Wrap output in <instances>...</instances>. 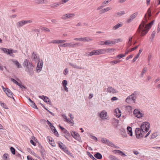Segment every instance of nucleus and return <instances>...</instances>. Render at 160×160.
Wrapping results in <instances>:
<instances>
[{
    "label": "nucleus",
    "mask_w": 160,
    "mask_h": 160,
    "mask_svg": "<svg viewBox=\"0 0 160 160\" xmlns=\"http://www.w3.org/2000/svg\"><path fill=\"white\" fill-rule=\"evenodd\" d=\"M148 20L147 13H146L141 23L139 25L137 30L139 33H141V36H143L148 32V29H147V24H146L148 22Z\"/></svg>",
    "instance_id": "f257e3e1"
},
{
    "label": "nucleus",
    "mask_w": 160,
    "mask_h": 160,
    "mask_svg": "<svg viewBox=\"0 0 160 160\" xmlns=\"http://www.w3.org/2000/svg\"><path fill=\"white\" fill-rule=\"evenodd\" d=\"M23 65L24 67H26L27 68V69L26 71L28 72L29 74L31 76L33 74L34 72L32 64L28 60L25 59Z\"/></svg>",
    "instance_id": "f03ea898"
},
{
    "label": "nucleus",
    "mask_w": 160,
    "mask_h": 160,
    "mask_svg": "<svg viewBox=\"0 0 160 160\" xmlns=\"http://www.w3.org/2000/svg\"><path fill=\"white\" fill-rule=\"evenodd\" d=\"M150 124L148 122H144L141 125L140 128L144 133L147 132L149 129Z\"/></svg>",
    "instance_id": "7ed1b4c3"
},
{
    "label": "nucleus",
    "mask_w": 160,
    "mask_h": 160,
    "mask_svg": "<svg viewBox=\"0 0 160 160\" xmlns=\"http://www.w3.org/2000/svg\"><path fill=\"white\" fill-rule=\"evenodd\" d=\"M135 133L136 137L138 138H140L142 137L145 133L140 128H137L135 129Z\"/></svg>",
    "instance_id": "20e7f679"
},
{
    "label": "nucleus",
    "mask_w": 160,
    "mask_h": 160,
    "mask_svg": "<svg viewBox=\"0 0 160 160\" xmlns=\"http://www.w3.org/2000/svg\"><path fill=\"white\" fill-rule=\"evenodd\" d=\"M32 21L31 20H21L17 22L16 25L17 28H19L23 26L25 24L31 23Z\"/></svg>",
    "instance_id": "39448f33"
},
{
    "label": "nucleus",
    "mask_w": 160,
    "mask_h": 160,
    "mask_svg": "<svg viewBox=\"0 0 160 160\" xmlns=\"http://www.w3.org/2000/svg\"><path fill=\"white\" fill-rule=\"evenodd\" d=\"M133 114L137 118H140L142 117L144 114L140 111V110L135 109L133 111Z\"/></svg>",
    "instance_id": "423d86ee"
},
{
    "label": "nucleus",
    "mask_w": 160,
    "mask_h": 160,
    "mask_svg": "<svg viewBox=\"0 0 160 160\" xmlns=\"http://www.w3.org/2000/svg\"><path fill=\"white\" fill-rule=\"evenodd\" d=\"M38 62L37 66L36 68V70L37 72L38 73H39L42 70V65L43 64V62L42 60H40V59H39L38 60Z\"/></svg>",
    "instance_id": "0eeeda50"
},
{
    "label": "nucleus",
    "mask_w": 160,
    "mask_h": 160,
    "mask_svg": "<svg viewBox=\"0 0 160 160\" xmlns=\"http://www.w3.org/2000/svg\"><path fill=\"white\" fill-rule=\"evenodd\" d=\"M75 16L74 13H68L62 15L61 18L63 20H66L68 18L73 17Z\"/></svg>",
    "instance_id": "6e6552de"
},
{
    "label": "nucleus",
    "mask_w": 160,
    "mask_h": 160,
    "mask_svg": "<svg viewBox=\"0 0 160 160\" xmlns=\"http://www.w3.org/2000/svg\"><path fill=\"white\" fill-rule=\"evenodd\" d=\"M69 65L72 66V68H75L78 69H83V68L82 67L79 66L77 65L76 63H72V62H69Z\"/></svg>",
    "instance_id": "1a4fd4ad"
},
{
    "label": "nucleus",
    "mask_w": 160,
    "mask_h": 160,
    "mask_svg": "<svg viewBox=\"0 0 160 160\" xmlns=\"http://www.w3.org/2000/svg\"><path fill=\"white\" fill-rule=\"evenodd\" d=\"M58 144L59 147L61 149L66 152H68V151L67 150L66 147L62 143L60 142H59Z\"/></svg>",
    "instance_id": "9d476101"
},
{
    "label": "nucleus",
    "mask_w": 160,
    "mask_h": 160,
    "mask_svg": "<svg viewBox=\"0 0 160 160\" xmlns=\"http://www.w3.org/2000/svg\"><path fill=\"white\" fill-rule=\"evenodd\" d=\"M107 116V113L105 110L102 111L100 114V117L102 119H107V118H106Z\"/></svg>",
    "instance_id": "9b49d317"
},
{
    "label": "nucleus",
    "mask_w": 160,
    "mask_h": 160,
    "mask_svg": "<svg viewBox=\"0 0 160 160\" xmlns=\"http://www.w3.org/2000/svg\"><path fill=\"white\" fill-rule=\"evenodd\" d=\"M139 93L136 91H135L132 94L130 95V96H131L132 97V99L133 100L134 103L135 102L136 99L139 95Z\"/></svg>",
    "instance_id": "f8f14e48"
},
{
    "label": "nucleus",
    "mask_w": 160,
    "mask_h": 160,
    "mask_svg": "<svg viewBox=\"0 0 160 160\" xmlns=\"http://www.w3.org/2000/svg\"><path fill=\"white\" fill-rule=\"evenodd\" d=\"M6 92V93L8 97L12 98L15 100V99L13 97V94L10 89L7 88V91Z\"/></svg>",
    "instance_id": "ddd939ff"
},
{
    "label": "nucleus",
    "mask_w": 160,
    "mask_h": 160,
    "mask_svg": "<svg viewBox=\"0 0 160 160\" xmlns=\"http://www.w3.org/2000/svg\"><path fill=\"white\" fill-rule=\"evenodd\" d=\"M107 92L111 93L114 94L117 92L116 90L111 87H108L107 88Z\"/></svg>",
    "instance_id": "4468645a"
},
{
    "label": "nucleus",
    "mask_w": 160,
    "mask_h": 160,
    "mask_svg": "<svg viewBox=\"0 0 160 160\" xmlns=\"http://www.w3.org/2000/svg\"><path fill=\"white\" fill-rule=\"evenodd\" d=\"M31 58L33 61H34L35 62H37V61L39 59L38 58V57L36 54H35L34 52H33L31 56Z\"/></svg>",
    "instance_id": "2eb2a0df"
},
{
    "label": "nucleus",
    "mask_w": 160,
    "mask_h": 160,
    "mask_svg": "<svg viewBox=\"0 0 160 160\" xmlns=\"http://www.w3.org/2000/svg\"><path fill=\"white\" fill-rule=\"evenodd\" d=\"M114 113H115V115L118 118H119L121 116V111L118 108H117L115 110Z\"/></svg>",
    "instance_id": "dca6fc26"
},
{
    "label": "nucleus",
    "mask_w": 160,
    "mask_h": 160,
    "mask_svg": "<svg viewBox=\"0 0 160 160\" xmlns=\"http://www.w3.org/2000/svg\"><path fill=\"white\" fill-rule=\"evenodd\" d=\"M132 99V97L130 95L126 98V102L128 103H134V101Z\"/></svg>",
    "instance_id": "f3484780"
},
{
    "label": "nucleus",
    "mask_w": 160,
    "mask_h": 160,
    "mask_svg": "<svg viewBox=\"0 0 160 160\" xmlns=\"http://www.w3.org/2000/svg\"><path fill=\"white\" fill-rule=\"evenodd\" d=\"M0 49L3 51L4 53H6L7 54H10L11 49L3 48H1Z\"/></svg>",
    "instance_id": "a211bd4d"
},
{
    "label": "nucleus",
    "mask_w": 160,
    "mask_h": 160,
    "mask_svg": "<svg viewBox=\"0 0 160 160\" xmlns=\"http://www.w3.org/2000/svg\"><path fill=\"white\" fill-rule=\"evenodd\" d=\"M39 97L40 98L44 100V101L45 102H50L49 98L46 96H44V95L39 96Z\"/></svg>",
    "instance_id": "6ab92c4d"
},
{
    "label": "nucleus",
    "mask_w": 160,
    "mask_h": 160,
    "mask_svg": "<svg viewBox=\"0 0 160 160\" xmlns=\"http://www.w3.org/2000/svg\"><path fill=\"white\" fill-rule=\"evenodd\" d=\"M35 2L38 4H46L47 3V2L45 1L44 0H35Z\"/></svg>",
    "instance_id": "aec40b11"
},
{
    "label": "nucleus",
    "mask_w": 160,
    "mask_h": 160,
    "mask_svg": "<svg viewBox=\"0 0 160 160\" xmlns=\"http://www.w3.org/2000/svg\"><path fill=\"white\" fill-rule=\"evenodd\" d=\"M132 37H129L128 38V41L127 43V46L128 48H129L132 44Z\"/></svg>",
    "instance_id": "412c9836"
},
{
    "label": "nucleus",
    "mask_w": 160,
    "mask_h": 160,
    "mask_svg": "<svg viewBox=\"0 0 160 160\" xmlns=\"http://www.w3.org/2000/svg\"><path fill=\"white\" fill-rule=\"evenodd\" d=\"M61 4H62L61 2H55L50 4V6L51 8H53L58 7Z\"/></svg>",
    "instance_id": "4be33fe9"
},
{
    "label": "nucleus",
    "mask_w": 160,
    "mask_h": 160,
    "mask_svg": "<svg viewBox=\"0 0 160 160\" xmlns=\"http://www.w3.org/2000/svg\"><path fill=\"white\" fill-rule=\"evenodd\" d=\"M12 61L13 63H14L15 65L17 66L18 68H22L21 65L20 64L19 62L18 61L13 59L12 60Z\"/></svg>",
    "instance_id": "5701e85b"
},
{
    "label": "nucleus",
    "mask_w": 160,
    "mask_h": 160,
    "mask_svg": "<svg viewBox=\"0 0 160 160\" xmlns=\"http://www.w3.org/2000/svg\"><path fill=\"white\" fill-rule=\"evenodd\" d=\"M111 9L112 8L111 7H108L102 9L100 11V12L101 13H104L111 10Z\"/></svg>",
    "instance_id": "b1692460"
},
{
    "label": "nucleus",
    "mask_w": 160,
    "mask_h": 160,
    "mask_svg": "<svg viewBox=\"0 0 160 160\" xmlns=\"http://www.w3.org/2000/svg\"><path fill=\"white\" fill-rule=\"evenodd\" d=\"M125 13L124 11H120L116 13L115 14V16L117 17H120L124 14Z\"/></svg>",
    "instance_id": "393cba45"
},
{
    "label": "nucleus",
    "mask_w": 160,
    "mask_h": 160,
    "mask_svg": "<svg viewBox=\"0 0 160 160\" xmlns=\"http://www.w3.org/2000/svg\"><path fill=\"white\" fill-rule=\"evenodd\" d=\"M127 130L128 134H129L130 136H132V128L128 126L127 127Z\"/></svg>",
    "instance_id": "a878e982"
},
{
    "label": "nucleus",
    "mask_w": 160,
    "mask_h": 160,
    "mask_svg": "<svg viewBox=\"0 0 160 160\" xmlns=\"http://www.w3.org/2000/svg\"><path fill=\"white\" fill-rule=\"evenodd\" d=\"M115 49L113 48H108V49H104V51L105 53L106 52L107 53H111L114 51Z\"/></svg>",
    "instance_id": "bb28decb"
},
{
    "label": "nucleus",
    "mask_w": 160,
    "mask_h": 160,
    "mask_svg": "<svg viewBox=\"0 0 160 160\" xmlns=\"http://www.w3.org/2000/svg\"><path fill=\"white\" fill-rule=\"evenodd\" d=\"M94 157L98 159H101L102 158V155L99 152H97L95 155Z\"/></svg>",
    "instance_id": "cd10ccee"
},
{
    "label": "nucleus",
    "mask_w": 160,
    "mask_h": 160,
    "mask_svg": "<svg viewBox=\"0 0 160 160\" xmlns=\"http://www.w3.org/2000/svg\"><path fill=\"white\" fill-rule=\"evenodd\" d=\"M2 158L3 160H9L8 155L7 153L4 154L2 156Z\"/></svg>",
    "instance_id": "c85d7f7f"
},
{
    "label": "nucleus",
    "mask_w": 160,
    "mask_h": 160,
    "mask_svg": "<svg viewBox=\"0 0 160 160\" xmlns=\"http://www.w3.org/2000/svg\"><path fill=\"white\" fill-rule=\"evenodd\" d=\"M104 44L106 45H108L110 44H113V41H110V40H106L104 41Z\"/></svg>",
    "instance_id": "c756f323"
},
{
    "label": "nucleus",
    "mask_w": 160,
    "mask_h": 160,
    "mask_svg": "<svg viewBox=\"0 0 160 160\" xmlns=\"http://www.w3.org/2000/svg\"><path fill=\"white\" fill-rule=\"evenodd\" d=\"M154 21V20L152 21L149 23L147 24V29H148V31L149 29L150 28L151 26L153 24V23Z\"/></svg>",
    "instance_id": "7c9ffc66"
},
{
    "label": "nucleus",
    "mask_w": 160,
    "mask_h": 160,
    "mask_svg": "<svg viewBox=\"0 0 160 160\" xmlns=\"http://www.w3.org/2000/svg\"><path fill=\"white\" fill-rule=\"evenodd\" d=\"M97 50L98 55L105 53L104 49H98Z\"/></svg>",
    "instance_id": "2f4dec72"
},
{
    "label": "nucleus",
    "mask_w": 160,
    "mask_h": 160,
    "mask_svg": "<svg viewBox=\"0 0 160 160\" xmlns=\"http://www.w3.org/2000/svg\"><path fill=\"white\" fill-rule=\"evenodd\" d=\"M122 26V25L121 24H120L118 23L113 27V29L114 30H117L119 27H121Z\"/></svg>",
    "instance_id": "473e14b6"
},
{
    "label": "nucleus",
    "mask_w": 160,
    "mask_h": 160,
    "mask_svg": "<svg viewBox=\"0 0 160 160\" xmlns=\"http://www.w3.org/2000/svg\"><path fill=\"white\" fill-rule=\"evenodd\" d=\"M138 12H136L132 15L130 17L131 18H132L133 20L138 15Z\"/></svg>",
    "instance_id": "72a5a7b5"
},
{
    "label": "nucleus",
    "mask_w": 160,
    "mask_h": 160,
    "mask_svg": "<svg viewBox=\"0 0 160 160\" xmlns=\"http://www.w3.org/2000/svg\"><path fill=\"white\" fill-rule=\"evenodd\" d=\"M147 70V69L146 68H144L142 70V73L140 75V76L141 78H142L143 77L144 73H145L146 72Z\"/></svg>",
    "instance_id": "f704fd0d"
},
{
    "label": "nucleus",
    "mask_w": 160,
    "mask_h": 160,
    "mask_svg": "<svg viewBox=\"0 0 160 160\" xmlns=\"http://www.w3.org/2000/svg\"><path fill=\"white\" fill-rule=\"evenodd\" d=\"M83 41H87V42H89L92 40V39L88 37L83 38Z\"/></svg>",
    "instance_id": "c9c22d12"
},
{
    "label": "nucleus",
    "mask_w": 160,
    "mask_h": 160,
    "mask_svg": "<svg viewBox=\"0 0 160 160\" xmlns=\"http://www.w3.org/2000/svg\"><path fill=\"white\" fill-rule=\"evenodd\" d=\"M122 41V40L121 38L115 39L114 40V41H113V44H114L116 43H118L120 42H121Z\"/></svg>",
    "instance_id": "e433bc0d"
},
{
    "label": "nucleus",
    "mask_w": 160,
    "mask_h": 160,
    "mask_svg": "<svg viewBox=\"0 0 160 160\" xmlns=\"http://www.w3.org/2000/svg\"><path fill=\"white\" fill-rule=\"evenodd\" d=\"M109 158L111 160H119L116 157L112 155L109 156Z\"/></svg>",
    "instance_id": "4c0bfd02"
},
{
    "label": "nucleus",
    "mask_w": 160,
    "mask_h": 160,
    "mask_svg": "<svg viewBox=\"0 0 160 160\" xmlns=\"http://www.w3.org/2000/svg\"><path fill=\"white\" fill-rule=\"evenodd\" d=\"M71 134L72 136L75 138L79 136V134L75 132H73V133H71Z\"/></svg>",
    "instance_id": "58836bf2"
},
{
    "label": "nucleus",
    "mask_w": 160,
    "mask_h": 160,
    "mask_svg": "<svg viewBox=\"0 0 160 160\" xmlns=\"http://www.w3.org/2000/svg\"><path fill=\"white\" fill-rule=\"evenodd\" d=\"M87 155L93 160H97L89 152H87Z\"/></svg>",
    "instance_id": "ea45409f"
},
{
    "label": "nucleus",
    "mask_w": 160,
    "mask_h": 160,
    "mask_svg": "<svg viewBox=\"0 0 160 160\" xmlns=\"http://www.w3.org/2000/svg\"><path fill=\"white\" fill-rule=\"evenodd\" d=\"M30 105L33 108H38L37 106L33 101H32V102H30Z\"/></svg>",
    "instance_id": "a19ab883"
},
{
    "label": "nucleus",
    "mask_w": 160,
    "mask_h": 160,
    "mask_svg": "<svg viewBox=\"0 0 160 160\" xmlns=\"http://www.w3.org/2000/svg\"><path fill=\"white\" fill-rule=\"evenodd\" d=\"M73 43L72 42L67 43V47L74 48V46L73 45Z\"/></svg>",
    "instance_id": "79ce46f5"
},
{
    "label": "nucleus",
    "mask_w": 160,
    "mask_h": 160,
    "mask_svg": "<svg viewBox=\"0 0 160 160\" xmlns=\"http://www.w3.org/2000/svg\"><path fill=\"white\" fill-rule=\"evenodd\" d=\"M63 133L65 134L66 136H69L70 135V133L66 129H65L63 131Z\"/></svg>",
    "instance_id": "37998d69"
},
{
    "label": "nucleus",
    "mask_w": 160,
    "mask_h": 160,
    "mask_svg": "<svg viewBox=\"0 0 160 160\" xmlns=\"http://www.w3.org/2000/svg\"><path fill=\"white\" fill-rule=\"evenodd\" d=\"M158 136L157 132H155L153 133L151 135V138H154Z\"/></svg>",
    "instance_id": "c03bdc74"
},
{
    "label": "nucleus",
    "mask_w": 160,
    "mask_h": 160,
    "mask_svg": "<svg viewBox=\"0 0 160 160\" xmlns=\"http://www.w3.org/2000/svg\"><path fill=\"white\" fill-rule=\"evenodd\" d=\"M53 132L55 135L58 137L59 136V134H58V132L57 131L56 129L55 128H53Z\"/></svg>",
    "instance_id": "a18cd8bd"
},
{
    "label": "nucleus",
    "mask_w": 160,
    "mask_h": 160,
    "mask_svg": "<svg viewBox=\"0 0 160 160\" xmlns=\"http://www.w3.org/2000/svg\"><path fill=\"white\" fill-rule=\"evenodd\" d=\"M156 32L155 31H153L152 34H151V37L150 38V39H151L152 40L153 39V38H154Z\"/></svg>",
    "instance_id": "49530a36"
},
{
    "label": "nucleus",
    "mask_w": 160,
    "mask_h": 160,
    "mask_svg": "<svg viewBox=\"0 0 160 160\" xmlns=\"http://www.w3.org/2000/svg\"><path fill=\"white\" fill-rule=\"evenodd\" d=\"M87 55L88 56H91L93 55H95L94 50H93L91 52H89Z\"/></svg>",
    "instance_id": "de8ad7c7"
},
{
    "label": "nucleus",
    "mask_w": 160,
    "mask_h": 160,
    "mask_svg": "<svg viewBox=\"0 0 160 160\" xmlns=\"http://www.w3.org/2000/svg\"><path fill=\"white\" fill-rule=\"evenodd\" d=\"M49 143L52 146L54 147L55 146V144L53 142V140L52 138H51L50 141L49 142Z\"/></svg>",
    "instance_id": "09e8293b"
},
{
    "label": "nucleus",
    "mask_w": 160,
    "mask_h": 160,
    "mask_svg": "<svg viewBox=\"0 0 160 160\" xmlns=\"http://www.w3.org/2000/svg\"><path fill=\"white\" fill-rule=\"evenodd\" d=\"M111 1V0H105L102 2V4L103 5H106Z\"/></svg>",
    "instance_id": "8fccbe9b"
},
{
    "label": "nucleus",
    "mask_w": 160,
    "mask_h": 160,
    "mask_svg": "<svg viewBox=\"0 0 160 160\" xmlns=\"http://www.w3.org/2000/svg\"><path fill=\"white\" fill-rule=\"evenodd\" d=\"M10 150L13 154H15V149L12 147L10 148Z\"/></svg>",
    "instance_id": "3c124183"
},
{
    "label": "nucleus",
    "mask_w": 160,
    "mask_h": 160,
    "mask_svg": "<svg viewBox=\"0 0 160 160\" xmlns=\"http://www.w3.org/2000/svg\"><path fill=\"white\" fill-rule=\"evenodd\" d=\"M0 104L1 106L3 107L4 108L6 109H8V108L5 104L3 103H2L1 102H0Z\"/></svg>",
    "instance_id": "603ef678"
},
{
    "label": "nucleus",
    "mask_w": 160,
    "mask_h": 160,
    "mask_svg": "<svg viewBox=\"0 0 160 160\" xmlns=\"http://www.w3.org/2000/svg\"><path fill=\"white\" fill-rule=\"evenodd\" d=\"M116 151L117 152V153L121 154L122 156H126L120 150H118Z\"/></svg>",
    "instance_id": "864d4df0"
},
{
    "label": "nucleus",
    "mask_w": 160,
    "mask_h": 160,
    "mask_svg": "<svg viewBox=\"0 0 160 160\" xmlns=\"http://www.w3.org/2000/svg\"><path fill=\"white\" fill-rule=\"evenodd\" d=\"M74 39L75 40L78 41H83V38H75Z\"/></svg>",
    "instance_id": "5fc2aeb1"
},
{
    "label": "nucleus",
    "mask_w": 160,
    "mask_h": 160,
    "mask_svg": "<svg viewBox=\"0 0 160 160\" xmlns=\"http://www.w3.org/2000/svg\"><path fill=\"white\" fill-rule=\"evenodd\" d=\"M139 55L138 54H137L133 59L132 60V62H134L136 61V60L139 57Z\"/></svg>",
    "instance_id": "6e6d98bb"
},
{
    "label": "nucleus",
    "mask_w": 160,
    "mask_h": 160,
    "mask_svg": "<svg viewBox=\"0 0 160 160\" xmlns=\"http://www.w3.org/2000/svg\"><path fill=\"white\" fill-rule=\"evenodd\" d=\"M108 140L105 138H102L101 139V141L103 143L106 144L108 141Z\"/></svg>",
    "instance_id": "4d7b16f0"
},
{
    "label": "nucleus",
    "mask_w": 160,
    "mask_h": 160,
    "mask_svg": "<svg viewBox=\"0 0 160 160\" xmlns=\"http://www.w3.org/2000/svg\"><path fill=\"white\" fill-rule=\"evenodd\" d=\"M125 57V55L122 54H119L116 56L117 58H122Z\"/></svg>",
    "instance_id": "13d9d810"
},
{
    "label": "nucleus",
    "mask_w": 160,
    "mask_h": 160,
    "mask_svg": "<svg viewBox=\"0 0 160 160\" xmlns=\"http://www.w3.org/2000/svg\"><path fill=\"white\" fill-rule=\"evenodd\" d=\"M11 80L12 81L13 83L15 84H17V85L19 84V83L15 79L11 78Z\"/></svg>",
    "instance_id": "bf43d9fd"
},
{
    "label": "nucleus",
    "mask_w": 160,
    "mask_h": 160,
    "mask_svg": "<svg viewBox=\"0 0 160 160\" xmlns=\"http://www.w3.org/2000/svg\"><path fill=\"white\" fill-rule=\"evenodd\" d=\"M47 121L48 122V124L50 126V127L52 129H53V128H54V126L48 120H47Z\"/></svg>",
    "instance_id": "052dcab7"
},
{
    "label": "nucleus",
    "mask_w": 160,
    "mask_h": 160,
    "mask_svg": "<svg viewBox=\"0 0 160 160\" xmlns=\"http://www.w3.org/2000/svg\"><path fill=\"white\" fill-rule=\"evenodd\" d=\"M62 85L63 86H67V81L65 80H63L62 81Z\"/></svg>",
    "instance_id": "680f3d73"
},
{
    "label": "nucleus",
    "mask_w": 160,
    "mask_h": 160,
    "mask_svg": "<svg viewBox=\"0 0 160 160\" xmlns=\"http://www.w3.org/2000/svg\"><path fill=\"white\" fill-rule=\"evenodd\" d=\"M42 30L44 31H46L47 32H49L50 31L49 29L48 28H43L42 29Z\"/></svg>",
    "instance_id": "e2e57ef3"
},
{
    "label": "nucleus",
    "mask_w": 160,
    "mask_h": 160,
    "mask_svg": "<svg viewBox=\"0 0 160 160\" xmlns=\"http://www.w3.org/2000/svg\"><path fill=\"white\" fill-rule=\"evenodd\" d=\"M68 69L67 68H65L63 72V74L65 75H67L68 73Z\"/></svg>",
    "instance_id": "0e129e2a"
},
{
    "label": "nucleus",
    "mask_w": 160,
    "mask_h": 160,
    "mask_svg": "<svg viewBox=\"0 0 160 160\" xmlns=\"http://www.w3.org/2000/svg\"><path fill=\"white\" fill-rule=\"evenodd\" d=\"M138 46H139L138 45L136 47H135L131 48L130 49V52H131V51H134V50H136L138 48Z\"/></svg>",
    "instance_id": "69168bd1"
},
{
    "label": "nucleus",
    "mask_w": 160,
    "mask_h": 160,
    "mask_svg": "<svg viewBox=\"0 0 160 160\" xmlns=\"http://www.w3.org/2000/svg\"><path fill=\"white\" fill-rule=\"evenodd\" d=\"M132 20V19L131 18V17H130L129 18L127 19V23H129L131 22Z\"/></svg>",
    "instance_id": "338daca9"
},
{
    "label": "nucleus",
    "mask_w": 160,
    "mask_h": 160,
    "mask_svg": "<svg viewBox=\"0 0 160 160\" xmlns=\"http://www.w3.org/2000/svg\"><path fill=\"white\" fill-rule=\"evenodd\" d=\"M17 52V51L16 50L11 49L10 53H15Z\"/></svg>",
    "instance_id": "774afa93"
}]
</instances>
